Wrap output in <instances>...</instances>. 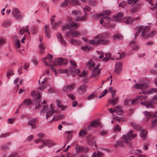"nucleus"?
Wrapping results in <instances>:
<instances>
[{
	"instance_id": "obj_64",
	"label": "nucleus",
	"mask_w": 157,
	"mask_h": 157,
	"mask_svg": "<svg viewBox=\"0 0 157 157\" xmlns=\"http://www.w3.org/2000/svg\"><path fill=\"white\" fill-rule=\"evenodd\" d=\"M84 10H86L87 11H89L90 10V7L88 6H85L84 8H83Z\"/></svg>"
},
{
	"instance_id": "obj_44",
	"label": "nucleus",
	"mask_w": 157,
	"mask_h": 157,
	"mask_svg": "<svg viewBox=\"0 0 157 157\" xmlns=\"http://www.w3.org/2000/svg\"><path fill=\"white\" fill-rule=\"evenodd\" d=\"M87 73L88 72L87 71H83L81 74L79 75V76L81 77H86Z\"/></svg>"
},
{
	"instance_id": "obj_3",
	"label": "nucleus",
	"mask_w": 157,
	"mask_h": 157,
	"mask_svg": "<svg viewBox=\"0 0 157 157\" xmlns=\"http://www.w3.org/2000/svg\"><path fill=\"white\" fill-rule=\"evenodd\" d=\"M43 109L41 110L40 114L44 115V113H46L47 114L46 116V119H48L49 117L52 115L54 113L57 112V111L55 110V106L53 104L50 105L49 109L46 105H43Z\"/></svg>"
},
{
	"instance_id": "obj_17",
	"label": "nucleus",
	"mask_w": 157,
	"mask_h": 157,
	"mask_svg": "<svg viewBox=\"0 0 157 157\" xmlns=\"http://www.w3.org/2000/svg\"><path fill=\"white\" fill-rule=\"evenodd\" d=\"M124 13L123 12H120L114 17V20L117 21L121 22L123 21V19H122V17L123 16Z\"/></svg>"
},
{
	"instance_id": "obj_52",
	"label": "nucleus",
	"mask_w": 157,
	"mask_h": 157,
	"mask_svg": "<svg viewBox=\"0 0 157 157\" xmlns=\"http://www.w3.org/2000/svg\"><path fill=\"white\" fill-rule=\"evenodd\" d=\"M95 97V95L94 94H92L89 95L87 98V100H91L92 99L94 98Z\"/></svg>"
},
{
	"instance_id": "obj_57",
	"label": "nucleus",
	"mask_w": 157,
	"mask_h": 157,
	"mask_svg": "<svg viewBox=\"0 0 157 157\" xmlns=\"http://www.w3.org/2000/svg\"><path fill=\"white\" fill-rule=\"evenodd\" d=\"M13 73V71L12 70H10L7 73V76L8 78H9V76L12 75Z\"/></svg>"
},
{
	"instance_id": "obj_27",
	"label": "nucleus",
	"mask_w": 157,
	"mask_h": 157,
	"mask_svg": "<svg viewBox=\"0 0 157 157\" xmlns=\"http://www.w3.org/2000/svg\"><path fill=\"white\" fill-rule=\"evenodd\" d=\"M147 132L146 130L142 129L140 132V136L143 139V140H145L147 137Z\"/></svg>"
},
{
	"instance_id": "obj_54",
	"label": "nucleus",
	"mask_w": 157,
	"mask_h": 157,
	"mask_svg": "<svg viewBox=\"0 0 157 157\" xmlns=\"http://www.w3.org/2000/svg\"><path fill=\"white\" fill-rule=\"evenodd\" d=\"M86 134V131L83 130H81L79 133V135L80 136H83Z\"/></svg>"
},
{
	"instance_id": "obj_40",
	"label": "nucleus",
	"mask_w": 157,
	"mask_h": 157,
	"mask_svg": "<svg viewBox=\"0 0 157 157\" xmlns=\"http://www.w3.org/2000/svg\"><path fill=\"white\" fill-rule=\"evenodd\" d=\"M103 155V154L100 152L98 151L97 153L96 152H94L92 155V157H101V156Z\"/></svg>"
},
{
	"instance_id": "obj_61",
	"label": "nucleus",
	"mask_w": 157,
	"mask_h": 157,
	"mask_svg": "<svg viewBox=\"0 0 157 157\" xmlns=\"http://www.w3.org/2000/svg\"><path fill=\"white\" fill-rule=\"evenodd\" d=\"M157 118H156L152 121V126H154L155 125L157 122V116H156Z\"/></svg>"
},
{
	"instance_id": "obj_24",
	"label": "nucleus",
	"mask_w": 157,
	"mask_h": 157,
	"mask_svg": "<svg viewBox=\"0 0 157 157\" xmlns=\"http://www.w3.org/2000/svg\"><path fill=\"white\" fill-rule=\"evenodd\" d=\"M134 21V18L131 17H125L123 18V21L126 24H129L132 23Z\"/></svg>"
},
{
	"instance_id": "obj_58",
	"label": "nucleus",
	"mask_w": 157,
	"mask_h": 157,
	"mask_svg": "<svg viewBox=\"0 0 157 157\" xmlns=\"http://www.w3.org/2000/svg\"><path fill=\"white\" fill-rule=\"evenodd\" d=\"M113 130L115 131H120L121 130V128L117 124L114 128Z\"/></svg>"
},
{
	"instance_id": "obj_13",
	"label": "nucleus",
	"mask_w": 157,
	"mask_h": 157,
	"mask_svg": "<svg viewBox=\"0 0 157 157\" xmlns=\"http://www.w3.org/2000/svg\"><path fill=\"white\" fill-rule=\"evenodd\" d=\"M99 66V65H98L97 67H94L92 72L91 75L90 77V78L96 77L100 74L101 71V69L98 68Z\"/></svg>"
},
{
	"instance_id": "obj_16",
	"label": "nucleus",
	"mask_w": 157,
	"mask_h": 157,
	"mask_svg": "<svg viewBox=\"0 0 157 157\" xmlns=\"http://www.w3.org/2000/svg\"><path fill=\"white\" fill-rule=\"evenodd\" d=\"M140 104L148 108H152L154 105V102L151 101H146L144 102H141Z\"/></svg>"
},
{
	"instance_id": "obj_50",
	"label": "nucleus",
	"mask_w": 157,
	"mask_h": 157,
	"mask_svg": "<svg viewBox=\"0 0 157 157\" xmlns=\"http://www.w3.org/2000/svg\"><path fill=\"white\" fill-rule=\"evenodd\" d=\"M31 101L30 100L28 99H25L24 101H23V103L24 104H25L26 105H29L31 104Z\"/></svg>"
},
{
	"instance_id": "obj_5",
	"label": "nucleus",
	"mask_w": 157,
	"mask_h": 157,
	"mask_svg": "<svg viewBox=\"0 0 157 157\" xmlns=\"http://www.w3.org/2000/svg\"><path fill=\"white\" fill-rule=\"evenodd\" d=\"M40 92L37 91L36 92L34 91H32L31 92V95L35 99V101L34 102L36 104L35 105V108L36 109H39L41 106V105L40 104V98L41 94L39 93Z\"/></svg>"
},
{
	"instance_id": "obj_14",
	"label": "nucleus",
	"mask_w": 157,
	"mask_h": 157,
	"mask_svg": "<svg viewBox=\"0 0 157 157\" xmlns=\"http://www.w3.org/2000/svg\"><path fill=\"white\" fill-rule=\"evenodd\" d=\"M122 63L120 62L117 63L115 66L114 72L117 74H119L122 71Z\"/></svg>"
},
{
	"instance_id": "obj_60",
	"label": "nucleus",
	"mask_w": 157,
	"mask_h": 157,
	"mask_svg": "<svg viewBox=\"0 0 157 157\" xmlns=\"http://www.w3.org/2000/svg\"><path fill=\"white\" fill-rule=\"evenodd\" d=\"M70 2L73 4L78 5L77 0H70Z\"/></svg>"
},
{
	"instance_id": "obj_2",
	"label": "nucleus",
	"mask_w": 157,
	"mask_h": 157,
	"mask_svg": "<svg viewBox=\"0 0 157 157\" xmlns=\"http://www.w3.org/2000/svg\"><path fill=\"white\" fill-rule=\"evenodd\" d=\"M108 36L109 35H106L104 34H99L95 37L94 40L90 41V43L94 45L108 44L109 43V40L103 39L104 38H107Z\"/></svg>"
},
{
	"instance_id": "obj_56",
	"label": "nucleus",
	"mask_w": 157,
	"mask_h": 157,
	"mask_svg": "<svg viewBox=\"0 0 157 157\" xmlns=\"http://www.w3.org/2000/svg\"><path fill=\"white\" fill-rule=\"evenodd\" d=\"M139 0H128V3L129 4H133L137 2Z\"/></svg>"
},
{
	"instance_id": "obj_32",
	"label": "nucleus",
	"mask_w": 157,
	"mask_h": 157,
	"mask_svg": "<svg viewBox=\"0 0 157 157\" xmlns=\"http://www.w3.org/2000/svg\"><path fill=\"white\" fill-rule=\"evenodd\" d=\"M114 146L115 147H124V144L122 141L120 140L117 141L114 144Z\"/></svg>"
},
{
	"instance_id": "obj_28",
	"label": "nucleus",
	"mask_w": 157,
	"mask_h": 157,
	"mask_svg": "<svg viewBox=\"0 0 157 157\" xmlns=\"http://www.w3.org/2000/svg\"><path fill=\"white\" fill-rule=\"evenodd\" d=\"M65 117L63 114H59L57 115L54 116L53 117L52 120L49 121V122H52L54 120H58L62 119H64Z\"/></svg>"
},
{
	"instance_id": "obj_20",
	"label": "nucleus",
	"mask_w": 157,
	"mask_h": 157,
	"mask_svg": "<svg viewBox=\"0 0 157 157\" xmlns=\"http://www.w3.org/2000/svg\"><path fill=\"white\" fill-rule=\"evenodd\" d=\"M57 36L58 40L60 42L61 44L63 46H65L67 44V43L63 38L61 34L60 33H58Z\"/></svg>"
},
{
	"instance_id": "obj_25",
	"label": "nucleus",
	"mask_w": 157,
	"mask_h": 157,
	"mask_svg": "<svg viewBox=\"0 0 157 157\" xmlns=\"http://www.w3.org/2000/svg\"><path fill=\"white\" fill-rule=\"evenodd\" d=\"M114 111H115V112H116L118 115H121L124 114L123 110L119 106H117L115 107L114 109Z\"/></svg>"
},
{
	"instance_id": "obj_46",
	"label": "nucleus",
	"mask_w": 157,
	"mask_h": 157,
	"mask_svg": "<svg viewBox=\"0 0 157 157\" xmlns=\"http://www.w3.org/2000/svg\"><path fill=\"white\" fill-rule=\"evenodd\" d=\"M143 27L141 26L139 27L138 29V31L135 34V38H136L137 36H138L140 33V31L143 29Z\"/></svg>"
},
{
	"instance_id": "obj_7",
	"label": "nucleus",
	"mask_w": 157,
	"mask_h": 157,
	"mask_svg": "<svg viewBox=\"0 0 157 157\" xmlns=\"http://www.w3.org/2000/svg\"><path fill=\"white\" fill-rule=\"evenodd\" d=\"M133 133V131L130 130L127 133V135H124L122 137L124 143H128V140H132L137 136V134Z\"/></svg>"
},
{
	"instance_id": "obj_43",
	"label": "nucleus",
	"mask_w": 157,
	"mask_h": 157,
	"mask_svg": "<svg viewBox=\"0 0 157 157\" xmlns=\"http://www.w3.org/2000/svg\"><path fill=\"white\" fill-rule=\"evenodd\" d=\"M139 9V8L137 6H133L131 10V12L132 13H135Z\"/></svg>"
},
{
	"instance_id": "obj_12",
	"label": "nucleus",
	"mask_w": 157,
	"mask_h": 157,
	"mask_svg": "<svg viewBox=\"0 0 157 157\" xmlns=\"http://www.w3.org/2000/svg\"><path fill=\"white\" fill-rule=\"evenodd\" d=\"M75 149L77 152L84 151L85 153H86L89 151V149L87 147L80 146L78 144L75 146Z\"/></svg>"
},
{
	"instance_id": "obj_8",
	"label": "nucleus",
	"mask_w": 157,
	"mask_h": 157,
	"mask_svg": "<svg viewBox=\"0 0 157 157\" xmlns=\"http://www.w3.org/2000/svg\"><path fill=\"white\" fill-rule=\"evenodd\" d=\"M52 56L48 54L45 58H43L42 62L44 63L45 65L47 66L54 67L56 65V63L54 64L52 63Z\"/></svg>"
},
{
	"instance_id": "obj_15",
	"label": "nucleus",
	"mask_w": 157,
	"mask_h": 157,
	"mask_svg": "<svg viewBox=\"0 0 157 157\" xmlns=\"http://www.w3.org/2000/svg\"><path fill=\"white\" fill-rule=\"evenodd\" d=\"M47 78H45L42 81L41 83V85L39 87V90H43L47 87Z\"/></svg>"
},
{
	"instance_id": "obj_42",
	"label": "nucleus",
	"mask_w": 157,
	"mask_h": 157,
	"mask_svg": "<svg viewBox=\"0 0 157 157\" xmlns=\"http://www.w3.org/2000/svg\"><path fill=\"white\" fill-rule=\"evenodd\" d=\"M14 44L16 48L18 49L21 47V44L19 40H17L16 41H15Z\"/></svg>"
},
{
	"instance_id": "obj_38",
	"label": "nucleus",
	"mask_w": 157,
	"mask_h": 157,
	"mask_svg": "<svg viewBox=\"0 0 157 157\" xmlns=\"http://www.w3.org/2000/svg\"><path fill=\"white\" fill-rule=\"evenodd\" d=\"M20 12V11L17 8L13 9L11 12L12 14L13 17H14L15 15L19 13Z\"/></svg>"
},
{
	"instance_id": "obj_9",
	"label": "nucleus",
	"mask_w": 157,
	"mask_h": 157,
	"mask_svg": "<svg viewBox=\"0 0 157 157\" xmlns=\"http://www.w3.org/2000/svg\"><path fill=\"white\" fill-rule=\"evenodd\" d=\"M87 141L88 144L90 146H95L96 147V145L94 137L92 135H90L87 137Z\"/></svg>"
},
{
	"instance_id": "obj_48",
	"label": "nucleus",
	"mask_w": 157,
	"mask_h": 157,
	"mask_svg": "<svg viewBox=\"0 0 157 157\" xmlns=\"http://www.w3.org/2000/svg\"><path fill=\"white\" fill-rule=\"evenodd\" d=\"M69 0H65L63 3L61 4V7H65L68 5Z\"/></svg>"
},
{
	"instance_id": "obj_39",
	"label": "nucleus",
	"mask_w": 157,
	"mask_h": 157,
	"mask_svg": "<svg viewBox=\"0 0 157 157\" xmlns=\"http://www.w3.org/2000/svg\"><path fill=\"white\" fill-rule=\"evenodd\" d=\"M11 23V21L9 20H6L2 24V26L6 27L10 25Z\"/></svg>"
},
{
	"instance_id": "obj_29",
	"label": "nucleus",
	"mask_w": 157,
	"mask_h": 157,
	"mask_svg": "<svg viewBox=\"0 0 157 157\" xmlns=\"http://www.w3.org/2000/svg\"><path fill=\"white\" fill-rule=\"evenodd\" d=\"M57 61L58 64L60 65H66L67 63V59L62 58L58 59Z\"/></svg>"
},
{
	"instance_id": "obj_31",
	"label": "nucleus",
	"mask_w": 157,
	"mask_h": 157,
	"mask_svg": "<svg viewBox=\"0 0 157 157\" xmlns=\"http://www.w3.org/2000/svg\"><path fill=\"white\" fill-rule=\"evenodd\" d=\"M86 87L87 85L86 84L81 86L78 89V91L79 92L83 93L86 91Z\"/></svg>"
},
{
	"instance_id": "obj_21",
	"label": "nucleus",
	"mask_w": 157,
	"mask_h": 157,
	"mask_svg": "<svg viewBox=\"0 0 157 157\" xmlns=\"http://www.w3.org/2000/svg\"><path fill=\"white\" fill-rule=\"evenodd\" d=\"M119 100V97H117L115 98H112L109 99L108 100V102L113 106L116 105Z\"/></svg>"
},
{
	"instance_id": "obj_51",
	"label": "nucleus",
	"mask_w": 157,
	"mask_h": 157,
	"mask_svg": "<svg viewBox=\"0 0 157 157\" xmlns=\"http://www.w3.org/2000/svg\"><path fill=\"white\" fill-rule=\"evenodd\" d=\"M107 132L105 130H102L100 132V134L101 136H105L107 135Z\"/></svg>"
},
{
	"instance_id": "obj_36",
	"label": "nucleus",
	"mask_w": 157,
	"mask_h": 157,
	"mask_svg": "<svg viewBox=\"0 0 157 157\" xmlns=\"http://www.w3.org/2000/svg\"><path fill=\"white\" fill-rule=\"evenodd\" d=\"M14 17L17 19L21 20H22L24 17V15L23 14L21 13L20 12L19 13L15 15Z\"/></svg>"
},
{
	"instance_id": "obj_10",
	"label": "nucleus",
	"mask_w": 157,
	"mask_h": 157,
	"mask_svg": "<svg viewBox=\"0 0 157 157\" xmlns=\"http://www.w3.org/2000/svg\"><path fill=\"white\" fill-rule=\"evenodd\" d=\"M41 142L45 146L50 147L55 145L54 142L50 139H45L41 140Z\"/></svg>"
},
{
	"instance_id": "obj_37",
	"label": "nucleus",
	"mask_w": 157,
	"mask_h": 157,
	"mask_svg": "<svg viewBox=\"0 0 157 157\" xmlns=\"http://www.w3.org/2000/svg\"><path fill=\"white\" fill-rule=\"evenodd\" d=\"M100 123H99L97 121H92L91 124L89 126H88V127H89L90 126H91L93 127H96L97 126H98L99 125Z\"/></svg>"
},
{
	"instance_id": "obj_18",
	"label": "nucleus",
	"mask_w": 157,
	"mask_h": 157,
	"mask_svg": "<svg viewBox=\"0 0 157 157\" xmlns=\"http://www.w3.org/2000/svg\"><path fill=\"white\" fill-rule=\"evenodd\" d=\"M110 13V11L109 10H106L102 12L101 13L98 14L99 16H102V17L103 18H105L106 20H109V18L107 16H105V15H107L109 14Z\"/></svg>"
},
{
	"instance_id": "obj_62",
	"label": "nucleus",
	"mask_w": 157,
	"mask_h": 157,
	"mask_svg": "<svg viewBox=\"0 0 157 157\" xmlns=\"http://www.w3.org/2000/svg\"><path fill=\"white\" fill-rule=\"evenodd\" d=\"M67 96L72 100H73L75 99V97L73 94H68L67 95Z\"/></svg>"
},
{
	"instance_id": "obj_23",
	"label": "nucleus",
	"mask_w": 157,
	"mask_h": 157,
	"mask_svg": "<svg viewBox=\"0 0 157 157\" xmlns=\"http://www.w3.org/2000/svg\"><path fill=\"white\" fill-rule=\"evenodd\" d=\"M37 119L36 118H34L33 119L29 121L28 123V124L31 126L32 128H35L36 127L35 122L36 121Z\"/></svg>"
},
{
	"instance_id": "obj_26",
	"label": "nucleus",
	"mask_w": 157,
	"mask_h": 157,
	"mask_svg": "<svg viewBox=\"0 0 157 157\" xmlns=\"http://www.w3.org/2000/svg\"><path fill=\"white\" fill-rule=\"evenodd\" d=\"M69 42L71 44L73 45H80L81 44V42L79 40H75L73 38L70 39Z\"/></svg>"
},
{
	"instance_id": "obj_19",
	"label": "nucleus",
	"mask_w": 157,
	"mask_h": 157,
	"mask_svg": "<svg viewBox=\"0 0 157 157\" xmlns=\"http://www.w3.org/2000/svg\"><path fill=\"white\" fill-rule=\"evenodd\" d=\"M143 113L144 116L147 117L145 119V121H148L151 118L155 116V114H153L152 112H148L147 111H145Z\"/></svg>"
},
{
	"instance_id": "obj_63",
	"label": "nucleus",
	"mask_w": 157,
	"mask_h": 157,
	"mask_svg": "<svg viewBox=\"0 0 157 157\" xmlns=\"http://www.w3.org/2000/svg\"><path fill=\"white\" fill-rule=\"evenodd\" d=\"M129 99H126L124 100V105H128L129 102Z\"/></svg>"
},
{
	"instance_id": "obj_41",
	"label": "nucleus",
	"mask_w": 157,
	"mask_h": 157,
	"mask_svg": "<svg viewBox=\"0 0 157 157\" xmlns=\"http://www.w3.org/2000/svg\"><path fill=\"white\" fill-rule=\"evenodd\" d=\"M81 48L82 51L87 52L90 51L91 49V47L89 46H86L82 47Z\"/></svg>"
},
{
	"instance_id": "obj_49",
	"label": "nucleus",
	"mask_w": 157,
	"mask_h": 157,
	"mask_svg": "<svg viewBox=\"0 0 157 157\" xmlns=\"http://www.w3.org/2000/svg\"><path fill=\"white\" fill-rule=\"evenodd\" d=\"M126 3L124 1H122L119 4V6L124 8L126 7Z\"/></svg>"
},
{
	"instance_id": "obj_55",
	"label": "nucleus",
	"mask_w": 157,
	"mask_h": 157,
	"mask_svg": "<svg viewBox=\"0 0 157 157\" xmlns=\"http://www.w3.org/2000/svg\"><path fill=\"white\" fill-rule=\"evenodd\" d=\"M61 21H59L56 23H53V25H52V27L53 28H56L59 24L61 23Z\"/></svg>"
},
{
	"instance_id": "obj_11",
	"label": "nucleus",
	"mask_w": 157,
	"mask_h": 157,
	"mask_svg": "<svg viewBox=\"0 0 157 157\" xmlns=\"http://www.w3.org/2000/svg\"><path fill=\"white\" fill-rule=\"evenodd\" d=\"M75 88V84H72L64 86L63 88V90L64 92H67L73 90Z\"/></svg>"
},
{
	"instance_id": "obj_33",
	"label": "nucleus",
	"mask_w": 157,
	"mask_h": 157,
	"mask_svg": "<svg viewBox=\"0 0 157 157\" xmlns=\"http://www.w3.org/2000/svg\"><path fill=\"white\" fill-rule=\"evenodd\" d=\"M25 31L27 32L30 35V33L28 29V26H27L25 28H23L20 30L19 32L21 35H22L24 33Z\"/></svg>"
},
{
	"instance_id": "obj_22",
	"label": "nucleus",
	"mask_w": 157,
	"mask_h": 157,
	"mask_svg": "<svg viewBox=\"0 0 157 157\" xmlns=\"http://www.w3.org/2000/svg\"><path fill=\"white\" fill-rule=\"evenodd\" d=\"M147 96H139L137 97L136 99L133 100L131 102L132 105L137 104L138 102V100H142L143 99H146L147 98Z\"/></svg>"
},
{
	"instance_id": "obj_1",
	"label": "nucleus",
	"mask_w": 157,
	"mask_h": 157,
	"mask_svg": "<svg viewBox=\"0 0 157 157\" xmlns=\"http://www.w3.org/2000/svg\"><path fill=\"white\" fill-rule=\"evenodd\" d=\"M78 24L75 23H71L68 25H64L62 29V31H65L67 29L71 31V34L73 37H78L80 35L79 32L75 31L77 29Z\"/></svg>"
},
{
	"instance_id": "obj_45",
	"label": "nucleus",
	"mask_w": 157,
	"mask_h": 157,
	"mask_svg": "<svg viewBox=\"0 0 157 157\" xmlns=\"http://www.w3.org/2000/svg\"><path fill=\"white\" fill-rule=\"evenodd\" d=\"M40 52L41 54H42L44 52V48L43 46V44H40Z\"/></svg>"
},
{
	"instance_id": "obj_6",
	"label": "nucleus",
	"mask_w": 157,
	"mask_h": 157,
	"mask_svg": "<svg viewBox=\"0 0 157 157\" xmlns=\"http://www.w3.org/2000/svg\"><path fill=\"white\" fill-rule=\"evenodd\" d=\"M150 27L149 26L145 27L143 29L140 36L143 38H146L149 37H152L156 34V32L154 30L152 31L149 35L147 34V32L149 30Z\"/></svg>"
},
{
	"instance_id": "obj_59",
	"label": "nucleus",
	"mask_w": 157,
	"mask_h": 157,
	"mask_svg": "<svg viewBox=\"0 0 157 157\" xmlns=\"http://www.w3.org/2000/svg\"><path fill=\"white\" fill-rule=\"evenodd\" d=\"M33 135H30L29 136L27 137L26 140H25V141H30L32 140L33 139Z\"/></svg>"
},
{
	"instance_id": "obj_47",
	"label": "nucleus",
	"mask_w": 157,
	"mask_h": 157,
	"mask_svg": "<svg viewBox=\"0 0 157 157\" xmlns=\"http://www.w3.org/2000/svg\"><path fill=\"white\" fill-rule=\"evenodd\" d=\"M85 17L84 16L82 17H79L78 16L76 17V18L75 19V21H82V20L85 19Z\"/></svg>"
},
{
	"instance_id": "obj_53",
	"label": "nucleus",
	"mask_w": 157,
	"mask_h": 157,
	"mask_svg": "<svg viewBox=\"0 0 157 157\" xmlns=\"http://www.w3.org/2000/svg\"><path fill=\"white\" fill-rule=\"evenodd\" d=\"M117 56H119V57L116 58H115L116 60H118L121 59V58L123 57L125 55L123 53L120 54V53H117Z\"/></svg>"
},
{
	"instance_id": "obj_30",
	"label": "nucleus",
	"mask_w": 157,
	"mask_h": 157,
	"mask_svg": "<svg viewBox=\"0 0 157 157\" xmlns=\"http://www.w3.org/2000/svg\"><path fill=\"white\" fill-rule=\"evenodd\" d=\"M56 105L59 108H60L62 111L64 110L67 107V106H64L61 104L60 101L59 100L56 101Z\"/></svg>"
},
{
	"instance_id": "obj_4",
	"label": "nucleus",
	"mask_w": 157,
	"mask_h": 157,
	"mask_svg": "<svg viewBox=\"0 0 157 157\" xmlns=\"http://www.w3.org/2000/svg\"><path fill=\"white\" fill-rule=\"evenodd\" d=\"M134 88L137 89H141L143 93L144 94H146L147 93H151L152 92L155 93L157 92V89L153 88L148 90V91L145 92L144 90L148 88V85L147 84L145 83H138L136 84L133 86Z\"/></svg>"
},
{
	"instance_id": "obj_35",
	"label": "nucleus",
	"mask_w": 157,
	"mask_h": 157,
	"mask_svg": "<svg viewBox=\"0 0 157 157\" xmlns=\"http://www.w3.org/2000/svg\"><path fill=\"white\" fill-rule=\"evenodd\" d=\"M44 31L46 36L48 38H49L50 29L49 27L47 25H46L44 26Z\"/></svg>"
},
{
	"instance_id": "obj_34",
	"label": "nucleus",
	"mask_w": 157,
	"mask_h": 157,
	"mask_svg": "<svg viewBox=\"0 0 157 157\" xmlns=\"http://www.w3.org/2000/svg\"><path fill=\"white\" fill-rule=\"evenodd\" d=\"M113 37L114 40H122L123 39V37L121 34H115L114 35Z\"/></svg>"
}]
</instances>
